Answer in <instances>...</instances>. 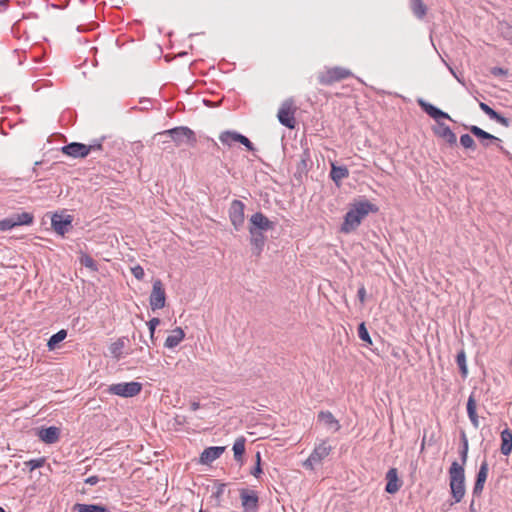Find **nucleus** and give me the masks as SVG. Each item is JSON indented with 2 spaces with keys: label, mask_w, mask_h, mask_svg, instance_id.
<instances>
[{
  "label": "nucleus",
  "mask_w": 512,
  "mask_h": 512,
  "mask_svg": "<svg viewBox=\"0 0 512 512\" xmlns=\"http://www.w3.org/2000/svg\"><path fill=\"white\" fill-rule=\"evenodd\" d=\"M84 482L89 485H96L99 482V477L98 476H90V477L86 478L84 480Z\"/></svg>",
  "instance_id": "49"
},
{
  "label": "nucleus",
  "mask_w": 512,
  "mask_h": 512,
  "mask_svg": "<svg viewBox=\"0 0 512 512\" xmlns=\"http://www.w3.org/2000/svg\"><path fill=\"white\" fill-rule=\"evenodd\" d=\"M219 140L223 145L231 146L234 142H239L246 147L248 151H254L253 143L244 135L236 131H224L220 134Z\"/></svg>",
  "instance_id": "13"
},
{
  "label": "nucleus",
  "mask_w": 512,
  "mask_h": 512,
  "mask_svg": "<svg viewBox=\"0 0 512 512\" xmlns=\"http://www.w3.org/2000/svg\"><path fill=\"white\" fill-rule=\"evenodd\" d=\"M225 451V447L222 446H211L206 448L200 456V462L205 465L211 464L213 461L218 459L223 452Z\"/></svg>",
  "instance_id": "21"
},
{
  "label": "nucleus",
  "mask_w": 512,
  "mask_h": 512,
  "mask_svg": "<svg viewBox=\"0 0 512 512\" xmlns=\"http://www.w3.org/2000/svg\"><path fill=\"white\" fill-rule=\"evenodd\" d=\"M225 487H226V484H224V483L219 484L216 488V491L213 492L212 496L219 501L220 497L224 493Z\"/></svg>",
  "instance_id": "46"
},
{
  "label": "nucleus",
  "mask_w": 512,
  "mask_h": 512,
  "mask_svg": "<svg viewBox=\"0 0 512 512\" xmlns=\"http://www.w3.org/2000/svg\"><path fill=\"white\" fill-rule=\"evenodd\" d=\"M45 459L44 458H37V459H31L25 463L26 467L30 469V471H33L37 468H40L44 465Z\"/></svg>",
  "instance_id": "38"
},
{
  "label": "nucleus",
  "mask_w": 512,
  "mask_h": 512,
  "mask_svg": "<svg viewBox=\"0 0 512 512\" xmlns=\"http://www.w3.org/2000/svg\"><path fill=\"white\" fill-rule=\"evenodd\" d=\"M250 234V245L252 254L256 257H260L266 243V236L264 232L248 230Z\"/></svg>",
  "instance_id": "19"
},
{
  "label": "nucleus",
  "mask_w": 512,
  "mask_h": 512,
  "mask_svg": "<svg viewBox=\"0 0 512 512\" xmlns=\"http://www.w3.org/2000/svg\"><path fill=\"white\" fill-rule=\"evenodd\" d=\"M450 72L453 74V76L459 81L461 82L460 78L457 76V74L455 73V71L453 70L452 67L448 66Z\"/></svg>",
  "instance_id": "53"
},
{
  "label": "nucleus",
  "mask_w": 512,
  "mask_h": 512,
  "mask_svg": "<svg viewBox=\"0 0 512 512\" xmlns=\"http://www.w3.org/2000/svg\"><path fill=\"white\" fill-rule=\"evenodd\" d=\"M245 204L240 200H233L229 207V219L236 231H240L245 222Z\"/></svg>",
  "instance_id": "11"
},
{
  "label": "nucleus",
  "mask_w": 512,
  "mask_h": 512,
  "mask_svg": "<svg viewBox=\"0 0 512 512\" xmlns=\"http://www.w3.org/2000/svg\"><path fill=\"white\" fill-rule=\"evenodd\" d=\"M386 486H385V491L388 493V494H395L397 493L401 486H402V481L399 479L398 477V471L396 468H390L387 473H386Z\"/></svg>",
  "instance_id": "20"
},
{
  "label": "nucleus",
  "mask_w": 512,
  "mask_h": 512,
  "mask_svg": "<svg viewBox=\"0 0 512 512\" xmlns=\"http://www.w3.org/2000/svg\"><path fill=\"white\" fill-rule=\"evenodd\" d=\"M467 414L475 428L479 427V419L476 412V400L473 395H470L467 401Z\"/></svg>",
  "instance_id": "29"
},
{
  "label": "nucleus",
  "mask_w": 512,
  "mask_h": 512,
  "mask_svg": "<svg viewBox=\"0 0 512 512\" xmlns=\"http://www.w3.org/2000/svg\"><path fill=\"white\" fill-rule=\"evenodd\" d=\"M358 336L363 342L372 345V339L364 322H361L358 326Z\"/></svg>",
  "instance_id": "35"
},
{
  "label": "nucleus",
  "mask_w": 512,
  "mask_h": 512,
  "mask_svg": "<svg viewBox=\"0 0 512 512\" xmlns=\"http://www.w3.org/2000/svg\"><path fill=\"white\" fill-rule=\"evenodd\" d=\"M80 262L83 266L93 271H97L98 269L96 261L89 255H83L80 259Z\"/></svg>",
  "instance_id": "37"
},
{
  "label": "nucleus",
  "mask_w": 512,
  "mask_h": 512,
  "mask_svg": "<svg viewBox=\"0 0 512 512\" xmlns=\"http://www.w3.org/2000/svg\"><path fill=\"white\" fill-rule=\"evenodd\" d=\"M9 0H0V13L8 8Z\"/></svg>",
  "instance_id": "50"
},
{
  "label": "nucleus",
  "mask_w": 512,
  "mask_h": 512,
  "mask_svg": "<svg viewBox=\"0 0 512 512\" xmlns=\"http://www.w3.org/2000/svg\"><path fill=\"white\" fill-rule=\"evenodd\" d=\"M488 472L489 465L487 459L485 458L481 462L479 470L476 474V479L472 490L473 497H480L482 495L484 485L488 477Z\"/></svg>",
  "instance_id": "16"
},
{
  "label": "nucleus",
  "mask_w": 512,
  "mask_h": 512,
  "mask_svg": "<svg viewBox=\"0 0 512 512\" xmlns=\"http://www.w3.org/2000/svg\"><path fill=\"white\" fill-rule=\"evenodd\" d=\"M33 221L34 216L29 212L15 213L0 220V231H8L21 225H31Z\"/></svg>",
  "instance_id": "8"
},
{
  "label": "nucleus",
  "mask_w": 512,
  "mask_h": 512,
  "mask_svg": "<svg viewBox=\"0 0 512 512\" xmlns=\"http://www.w3.org/2000/svg\"><path fill=\"white\" fill-rule=\"evenodd\" d=\"M479 107L480 109L486 114L489 116L490 119H492L495 114L497 113V111H495L494 109H492L489 105H487L486 103L484 102H480L479 103Z\"/></svg>",
  "instance_id": "40"
},
{
  "label": "nucleus",
  "mask_w": 512,
  "mask_h": 512,
  "mask_svg": "<svg viewBox=\"0 0 512 512\" xmlns=\"http://www.w3.org/2000/svg\"><path fill=\"white\" fill-rule=\"evenodd\" d=\"M357 297L359 299V301L361 302V304H364L365 301H366V289L364 287V285H361L357 291Z\"/></svg>",
  "instance_id": "47"
},
{
  "label": "nucleus",
  "mask_w": 512,
  "mask_h": 512,
  "mask_svg": "<svg viewBox=\"0 0 512 512\" xmlns=\"http://www.w3.org/2000/svg\"><path fill=\"white\" fill-rule=\"evenodd\" d=\"M131 272L133 276L138 280H142L145 276L144 269L140 265H136L135 267H133L131 269Z\"/></svg>",
  "instance_id": "41"
},
{
  "label": "nucleus",
  "mask_w": 512,
  "mask_h": 512,
  "mask_svg": "<svg viewBox=\"0 0 512 512\" xmlns=\"http://www.w3.org/2000/svg\"><path fill=\"white\" fill-rule=\"evenodd\" d=\"M41 163H42L41 161H37V162H35L34 167H33V169H32V173H33L36 177H38V176H39V171H38V169H37V166H38V165H40Z\"/></svg>",
  "instance_id": "51"
},
{
  "label": "nucleus",
  "mask_w": 512,
  "mask_h": 512,
  "mask_svg": "<svg viewBox=\"0 0 512 512\" xmlns=\"http://www.w3.org/2000/svg\"><path fill=\"white\" fill-rule=\"evenodd\" d=\"M141 390L142 384L140 382L131 381L111 384L106 389V392L123 398H131L138 395Z\"/></svg>",
  "instance_id": "7"
},
{
  "label": "nucleus",
  "mask_w": 512,
  "mask_h": 512,
  "mask_svg": "<svg viewBox=\"0 0 512 512\" xmlns=\"http://www.w3.org/2000/svg\"><path fill=\"white\" fill-rule=\"evenodd\" d=\"M72 221L73 217L71 215L63 216L55 213L51 219V226L57 234L64 236L71 228Z\"/></svg>",
  "instance_id": "17"
},
{
  "label": "nucleus",
  "mask_w": 512,
  "mask_h": 512,
  "mask_svg": "<svg viewBox=\"0 0 512 512\" xmlns=\"http://www.w3.org/2000/svg\"><path fill=\"white\" fill-rule=\"evenodd\" d=\"M199 408H200V403L199 402H196V401L191 402L190 409L192 411H196Z\"/></svg>",
  "instance_id": "52"
},
{
  "label": "nucleus",
  "mask_w": 512,
  "mask_h": 512,
  "mask_svg": "<svg viewBox=\"0 0 512 512\" xmlns=\"http://www.w3.org/2000/svg\"><path fill=\"white\" fill-rule=\"evenodd\" d=\"M150 339H151L152 343H153V344H155V337H154V335L152 336V335L150 334Z\"/></svg>",
  "instance_id": "55"
},
{
  "label": "nucleus",
  "mask_w": 512,
  "mask_h": 512,
  "mask_svg": "<svg viewBox=\"0 0 512 512\" xmlns=\"http://www.w3.org/2000/svg\"><path fill=\"white\" fill-rule=\"evenodd\" d=\"M245 442L246 439L241 436L238 437L233 444L234 459L242 464L243 455L245 453Z\"/></svg>",
  "instance_id": "30"
},
{
  "label": "nucleus",
  "mask_w": 512,
  "mask_h": 512,
  "mask_svg": "<svg viewBox=\"0 0 512 512\" xmlns=\"http://www.w3.org/2000/svg\"><path fill=\"white\" fill-rule=\"evenodd\" d=\"M199 512H207V511H205V510H203V509H200V511H199Z\"/></svg>",
  "instance_id": "59"
},
{
  "label": "nucleus",
  "mask_w": 512,
  "mask_h": 512,
  "mask_svg": "<svg viewBox=\"0 0 512 512\" xmlns=\"http://www.w3.org/2000/svg\"><path fill=\"white\" fill-rule=\"evenodd\" d=\"M76 512H113L108 507L101 504H83L76 503L73 507Z\"/></svg>",
  "instance_id": "27"
},
{
  "label": "nucleus",
  "mask_w": 512,
  "mask_h": 512,
  "mask_svg": "<svg viewBox=\"0 0 512 512\" xmlns=\"http://www.w3.org/2000/svg\"><path fill=\"white\" fill-rule=\"evenodd\" d=\"M377 211L378 207L366 199L353 203L344 216L341 232L348 234L355 231L369 213H376Z\"/></svg>",
  "instance_id": "3"
},
{
  "label": "nucleus",
  "mask_w": 512,
  "mask_h": 512,
  "mask_svg": "<svg viewBox=\"0 0 512 512\" xmlns=\"http://www.w3.org/2000/svg\"><path fill=\"white\" fill-rule=\"evenodd\" d=\"M160 324V319L159 318H152L149 320V322L147 323L148 325V328H149V332L150 334L153 336L155 334V330H156V327Z\"/></svg>",
  "instance_id": "42"
},
{
  "label": "nucleus",
  "mask_w": 512,
  "mask_h": 512,
  "mask_svg": "<svg viewBox=\"0 0 512 512\" xmlns=\"http://www.w3.org/2000/svg\"><path fill=\"white\" fill-rule=\"evenodd\" d=\"M456 363L460 369V373H461L462 377L463 378L467 377L468 368H467V364H466V354H465L464 350H461L460 352H458V354L456 356Z\"/></svg>",
  "instance_id": "34"
},
{
  "label": "nucleus",
  "mask_w": 512,
  "mask_h": 512,
  "mask_svg": "<svg viewBox=\"0 0 512 512\" xmlns=\"http://www.w3.org/2000/svg\"><path fill=\"white\" fill-rule=\"evenodd\" d=\"M417 104L421 109L428 114L431 118L437 121L438 127L433 128V132L437 137L443 138L449 145L454 146L457 143L456 134L446 124L439 122L440 119H448L453 121L448 113L442 111L438 107L425 101L422 98L417 99Z\"/></svg>",
  "instance_id": "2"
},
{
  "label": "nucleus",
  "mask_w": 512,
  "mask_h": 512,
  "mask_svg": "<svg viewBox=\"0 0 512 512\" xmlns=\"http://www.w3.org/2000/svg\"><path fill=\"white\" fill-rule=\"evenodd\" d=\"M184 337L185 333L182 328L177 327L172 331V334L166 338L164 346L169 349L175 348L180 344Z\"/></svg>",
  "instance_id": "26"
},
{
  "label": "nucleus",
  "mask_w": 512,
  "mask_h": 512,
  "mask_svg": "<svg viewBox=\"0 0 512 512\" xmlns=\"http://www.w3.org/2000/svg\"><path fill=\"white\" fill-rule=\"evenodd\" d=\"M86 147H89V153L93 151H100L103 148L101 140H95L92 144L86 145Z\"/></svg>",
  "instance_id": "45"
},
{
  "label": "nucleus",
  "mask_w": 512,
  "mask_h": 512,
  "mask_svg": "<svg viewBox=\"0 0 512 512\" xmlns=\"http://www.w3.org/2000/svg\"><path fill=\"white\" fill-rule=\"evenodd\" d=\"M124 346H125L124 339L119 338L117 341L113 342L110 345L109 351L115 359L119 360L122 357V350H123Z\"/></svg>",
  "instance_id": "33"
},
{
  "label": "nucleus",
  "mask_w": 512,
  "mask_h": 512,
  "mask_svg": "<svg viewBox=\"0 0 512 512\" xmlns=\"http://www.w3.org/2000/svg\"><path fill=\"white\" fill-rule=\"evenodd\" d=\"M0 512H6V511L4 510V508H2V507L0 506Z\"/></svg>",
  "instance_id": "58"
},
{
  "label": "nucleus",
  "mask_w": 512,
  "mask_h": 512,
  "mask_svg": "<svg viewBox=\"0 0 512 512\" xmlns=\"http://www.w3.org/2000/svg\"><path fill=\"white\" fill-rule=\"evenodd\" d=\"M318 420L323 422L328 428H332L334 432L340 430L341 425L330 411H320L318 413Z\"/></svg>",
  "instance_id": "25"
},
{
  "label": "nucleus",
  "mask_w": 512,
  "mask_h": 512,
  "mask_svg": "<svg viewBox=\"0 0 512 512\" xmlns=\"http://www.w3.org/2000/svg\"><path fill=\"white\" fill-rule=\"evenodd\" d=\"M67 337V331L65 329L59 330L57 333L53 334L48 342L47 347L49 350H54L60 342H62Z\"/></svg>",
  "instance_id": "32"
},
{
  "label": "nucleus",
  "mask_w": 512,
  "mask_h": 512,
  "mask_svg": "<svg viewBox=\"0 0 512 512\" xmlns=\"http://www.w3.org/2000/svg\"><path fill=\"white\" fill-rule=\"evenodd\" d=\"M502 35L505 39H507L508 41H510L512 43V26L505 25L502 28Z\"/></svg>",
  "instance_id": "43"
},
{
  "label": "nucleus",
  "mask_w": 512,
  "mask_h": 512,
  "mask_svg": "<svg viewBox=\"0 0 512 512\" xmlns=\"http://www.w3.org/2000/svg\"><path fill=\"white\" fill-rule=\"evenodd\" d=\"M501 447L500 451L504 456H509L512 452V430L505 428L501 432Z\"/></svg>",
  "instance_id": "24"
},
{
  "label": "nucleus",
  "mask_w": 512,
  "mask_h": 512,
  "mask_svg": "<svg viewBox=\"0 0 512 512\" xmlns=\"http://www.w3.org/2000/svg\"><path fill=\"white\" fill-rule=\"evenodd\" d=\"M461 449L459 451L461 464L453 461L449 468V486L452 498L459 503L465 496V469L468 458L469 442L464 430L460 432Z\"/></svg>",
  "instance_id": "1"
},
{
  "label": "nucleus",
  "mask_w": 512,
  "mask_h": 512,
  "mask_svg": "<svg viewBox=\"0 0 512 512\" xmlns=\"http://www.w3.org/2000/svg\"><path fill=\"white\" fill-rule=\"evenodd\" d=\"M331 451L332 446L328 444V440H322L303 462V467L307 470H315V467L322 464V461L330 455Z\"/></svg>",
  "instance_id": "6"
},
{
  "label": "nucleus",
  "mask_w": 512,
  "mask_h": 512,
  "mask_svg": "<svg viewBox=\"0 0 512 512\" xmlns=\"http://www.w3.org/2000/svg\"><path fill=\"white\" fill-rule=\"evenodd\" d=\"M295 111H296V108L294 106L293 100L292 99L285 100L281 104V106L278 110V113H277L279 122L283 126L289 128V129H294L296 126Z\"/></svg>",
  "instance_id": "9"
},
{
  "label": "nucleus",
  "mask_w": 512,
  "mask_h": 512,
  "mask_svg": "<svg viewBox=\"0 0 512 512\" xmlns=\"http://www.w3.org/2000/svg\"><path fill=\"white\" fill-rule=\"evenodd\" d=\"M256 463H259V465H261V454H260V452L256 453Z\"/></svg>",
  "instance_id": "54"
},
{
  "label": "nucleus",
  "mask_w": 512,
  "mask_h": 512,
  "mask_svg": "<svg viewBox=\"0 0 512 512\" xmlns=\"http://www.w3.org/2000/svg\"><path fill=\"white\" fill-rule=\"evenodd\" d=\"M424 444H425V439L422 440V443H421V448L423 449L424 448Z\"/></svg>",
  "instance_id": "56"
},
{
  "label": "nucleus",
  "mask_w": 512,
  "mask_h": 512,
  "mask_svg": "<svg viewBox=\"0 0 512 512\" xmlns=\"http://www.w3.org/2000/svg\"><path fill=\"white\" fill-rule=\"evenodd\" d=\"M473 505H474V502L472 501V503L470 504V509L471 510L473 509Z\"/></svg>",
  "instance_id": "57"
},
{
  "label": "nucleus",
  "mask_w": 512,
  "mask_h": 512,
  "mask_svg": "<svg viewBox=\"0 0 512 512\" xmlns=\"http://www.w3.org/2000/svg\"><path fill=\"white\" fill-rule=\"evenodd\" d=\"M39 438L46 444H53L59 440L60 429L55 426L41 428L38 432Z\"/></svg>",
  "instance_id": "22"
},
{
  "label": "nucleus",
  "mask_w": 512,
  "mask_h": 512,
  "mask_svg": "<svg viewBox=\"0 0 512 512\" xmlns=\"http://www.w3.org/2000/svg\"><path fill=\"white\" fill-rule=\"evenodd\" d=\"M60 151L72 158H85L89 154V147L80 142H71L60 148Z\"/></svg>",
  "instance_id": "18"
},
{
  "label": "nucleus",
  "mask_w": 512,
  "mask_h": 512,
  "mask_svg": "<svg viewBox=\"0 0 512 512\" xmlns=\"http://www.w3.org/2000/svg\"><path fill=\"white\" fill-rule=\"evenodd\" d=\"M490 72L493 76H506L508 74V70L502 67H493Z\"/></svg>",
  "instance_id": "44"
},
{
  "label": "nucleus",
  "mask_w": 512,
  "mask_h": 512,
  "mask_svg": "<svg viewBox=\"0 0 512 512\" xmlns=\"http://www.w3.org/2000/svg\"><path fill=\"white\" fill-rule=\"evenodd\" d=\"M492 120L496 121L497 123L501 124L504 127H509L510 122H511L509 118L504 117L503 115H501L498 112L495 114V116L492 118Z\"/></svg>",
  "instance_id": "39"
},
{
  "label": "nucleus",
  "mask_w": 512,
  "mask_h": 512,
  "mask_svg": "<svg viewBox=\"0 0 512 512\" xmlns=\"http://www.w3.org/2000/svg\"><path fill=\"white\" fill-rule=\"evenodd\" d=\"M352 76V72L344 67H330L318 72L317 80L324 86L332 85Z\"/></svg>",
  "instance_id": "5"
},
{
  "label": "nucleus",
  "mask_w": 512,
  "mask_h": 512,
  "mask_svg": "<svg viewBox=\"0 0 512 512\" xmlns=\"http://www.w3.org/2000/svg\"><path fill=\"white\" fill-rule=\"evenodd\" d=\"M274 227V222L270 221L262 212H256L249 218L248 230L266 232Z\"/></svg>",
  "instance_id": "14"
},
{
  "label": "nucleus",
  "mask_w": 512,
  "mask_h": 512,
  "mask_svg": "<svg viewBox=\"0 0 512 512\" xmlns=\"http://www.w3.org/2000/svg\"><path fill=\"white\" fill-rule=\"evenodd\" d=\"M250 473L255 477L259 478L260 475L263 473L261 465L259 463H256L253 469L250 471Z\"/></svg>",
  "instance_id": "48"
},
{
  "label": "nucleus",
  "mask_w": 512,
  "mask_h": 512,
  "mask_svg": "<svg viewBox=\"0 0 512 512\" xmlns=\"http://www.w3.org/2000/svg\"><path fill=\"white\" fill-rule=\"evenodd\" d=\"M309 164H311L310 152L308 149H305L300 156V161L297 164V172L299 174L307 173Z\"/></svg>",
  "instance_id": "31"
},
{
  "label": "nucleus",
  "mask_w": 512,
  "mask_h": 512,
  "mask_svg": "<svg viewBox=\"0 0 512 512\" xmlns=\"http://www.w3.org/2000/svg\"><path fill=\"white\" fill-rule=\"evenodd\" d=\"M156 136L170 138V140H164L162 142L164 145L163 149H167L170 146L171 141L174 142L175 146L177 147L183 145L195 147L197 143L195 132L187 126H178L172 129L164 130L156 134Z\"/></svg>",
  "instance_id": "4"
},
{
  "label": "nucleus",
  "mask_w": 512,
  "mask_h": 512,
  "mask_svg": "<svg viewBox=\"0 0 512 512\" xmlns=\"http://www.w3.org/2000/svg\"><path fill=\"white\" fill-rule=\"evenodd\" d=\"M348 176L349 170L346 166H338L335 163H331L330 178L337 186H340L341 181Z\"/></svg>",
  "instance_id": "23"
},
{
  "label": "nucleus",
  "mask_w": 512,
  "mask_h": 512,
  "mask_svg": "<svg viewBox=\"0 0 512 512\" xmlns=\"http://www.w3.org/2000/svg\"><path fill=\"white\" fill-rule=\"evenodd\" d=\"M460 144L465 148L469 150H475L476 144L473 138L469 134H463L460 136Z\"/></svg>",
  "instance_id": "36"
},
{
  "label": "nucleus",
  "mask_w": 512,
  "mask_h": 512,
  "mask_svg": "<svg viewBox=\"0 0 512 512\" xmlns=\"http://www.w3.org/2000/svg\"><path fill=\"white\" fill-rule=\"evenodd\" d=\"M465 128L480 141L483 147L487 148L495 144L502 153L507 152L504 147L500 145L501 140L498 137L484 131L476 125L465 126Z\"/></svg>",
  "instance_id": "10"
},
{
  "label": "nucleus",
  "mask_w": 512,
  "mask_h": 512,
  "mask_svg": "<svg viewBox=\"0 0 512 512\" xmlns=\"http://www.w3.org/2000/svg\"><path fill=\"white\" fill-rule=\"evenodd\" d=\"M240 499L246 512H256L259 508V497L256 491L249 489L240 490Z\"/></svg>",
  "instance_id": "15"
},
{
  "label": "nucleus",
  "mask_w": 512,
  "mask_h": 512,
  "mask_svg": "<svg viewBox=\"0 0 512 512\" xmlns=\"http://www.w3.org/2000/svg\"><path fill=\"white\" fill-rule=\"evenodd\" d=\"M409 8L417 19H423L428 10L423 0H410Z\"/></svg>",
  "instance_id": "28"
},
{
  "label": "nucleus",
  "mask_w": 512,
  "mask_h": 512,
  "mask_svg": "<svg viewBox=\"0 0 512 512\" xmlns=\"http://www.w3.org/2000/svg\"><path fill=\"white\" fill-rule=\"evenodd\" d=\"M150 307L153 311L162 309L166 303V292L160 279L153 282L152 291L149 297Z\"/></svg>",
  "instance_id": "12"
}]
</instances>
